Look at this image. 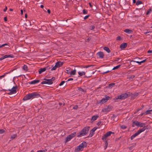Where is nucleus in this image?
I'll return each mask as SVG.
<instances>
[{
  "instance_id": "33",
  "label": "nucleus",
  "mask_w": 152,
  "mask_h": 152,
  "mask_svg": "<svg viewBox=\"0 0 152 152\" xmlns=\"http://www.w3.org/2000/svg\"><path fill=\"white\" fill-rule=\"evenodd\" d=\"M145 115H146L148 114H151L152 113V109L150 110H147L145 112Z\"/></svg>"
},
{
  "instance_id": "39",
  "label": "nucleus",
  "mask_w": 152,
  "mask_h": 152,
  "mask_svg": "<svg viewBox=\"0 0 152 152\" xmlns=\"http://www.w3.org/2000/svg\"><path fill=\"white\" fill-rule=\"evenodd\" d=\"M78 74L80 76H82L83 75H85L86 74V73L84 72H78Z\"/></svg>"
},
{
  "instance_id": "44",
  "label": "nucleus",
  "mask_w": 152,
  "mask_h": 152,
  "mask_svg": "<svg viewBox=\"0 0 152 152\" xmlns=\"http://www.w3.org/2000/svg\"><path fill=\"white\" fill-rule=\"evenodd\" d=\"M23 69L24 70L26 71H27L28 70V67L26 65H24L23 67Z\"/></svg>"
},
{
  "instance_id": "13",
  "label": "nucleus",
  "mask_w": 152,
  "mask_h": 152,
  "mask_svg": "<svg viewBox=\"0 0 152 152\" xmlns=\"http://www.w3.org/2000/svg\"><path fill=\"white\" fill-rule=\"evenodd\" d=\"M84 148L83 147L79 145L76 148L75 151V152H79L80 151H82Z\"/></svg>"
},
{
  "instance_id": "18",
  "label": "nucleus",
  "mask_w": 152,
  "mask_h": 152,
  "mask_svg": "<svg viewBox=\"0 0 152 152\" xmlns=\"http://www.w3.org/2000/svg\"><path fill=\"white\" fill-rule=\"evenodd\" d=\"M139 122L137 121H132V126L134 127L135 125L138 126L139 125Z\"/></svg>"
},
{
  "instance_id": "31",
  "label": "nucleus",
  "mask_w": 152,
  "mask_h": 152,
  "mask_svg": "<svg viewBox=\"0 0 152 152\" xmlns=\"http://www.w3.org/2000/svg\"><path fill=\"white\" fill-rule=\"evenodd\" d=\"M80 145H81L82 147H83V148L86 147L87 146V143L86 142L83 141V142Z\"/></svg>"
},
{
  "instance_id": "63",
  "label": "nucleus",
  "mask_w": 152,
  "mask_h": 152,
  "mask_svg": "<svg viewBox=\"0 0 152 152\" xmlns=\"http://www.w3.org/2000/svg\"><path fill=\"white\" fill-rule=\"evenodd\" d=\"M7 74V73L4 74V75L0 76V79H1L2 77H4Z\"/></svg>"
},
{
  "instance_id": "29",
  "label": "nucleus",
  "mask_w": 152,
  "mask_h": 152,
  "mask_svg": "<svg viewBox=\"0 0 152 152\" xmlns=\"http://www.w3.org/2000/svg\"><path fill=\"white\" fill-rule=\"evenodd\" d=\"M13 84L12 83H10L8 84L7 86V87L6 88L7 90L8 89H10L13 87Z\"/></svg>"
},
{
  "instance_id": "51",
  "label": "nucleus",
  "mask_w": 152,
  "mask_h": 152,
  "mask_svg": "<svg viewBox=\"0 0 152 152\" xmlns=\"http://www.w3.org/2000/svg\"><path fill=\"white\" fill-rule=\"evenodd\" d=\"M122 39L121 38V37L120 36H118L117 37H116V39L117 40H122Z\"/></svg>"
},
{
  "instance_id": "34",
  "label": "nucleus",
  "mask_w": 152,
  "mask_h": 152,
  "mask_svg": "<svg viewBox=\"0 0 152 152\" xmlns=\"http://www.w3.org/2000/svg\"><path fill=\"white\" fill-rule=\"evenodd\" d=\"M76 73V70L75 69H74L72 71L70 72V75L71 76L72 75H75Z\"/></svg>"
},
{
  "instance_id": "32",
  "label": "nucleus",
  "mask_w": 152,
  "mask_h": 152,
  "mask_svg": "<svg viewBox=\"0 0 152 152\" xmlns=\"http://www.w3.org/2000/svg\"><path fill=\"white\" fill-rule=\"evenodd\" d=\"M104 49L107 51L108 53H110V50L109 48L107 47H104Z\"/></svg>"
},
{
  "instance_id": "42",
  "label": "nucleus",
  "mask_w": 152,
  "mask_h": 152,
  "mask_svg": "<svg viewBox=\"0 0 152 152\" xmlns=\"http://www.w3.org/2000/svg\"><path fill=\"white\" fill-rule=\"evenodd\" d=\"M121 66V65H120V64L118 65L115 66L113 68V70L117 69L118 68H119Z\"/></svg>"
},
{
  "instance_id": "30",
  "label": "nucleus",
  "mask_w": 152,
  "mask_h": 152,
  "mask_svg": "<svg viewBox=\"0 0 152 152\" xmlns=\"http://www.w3.org/2000/svg\"><path fill=\"white\" fill-rule=\"evenodd\" d=\"M115 83H111L109 84L108 86L107 87V88H111L115 86Z\"/></svg>"
},
{
  "instance_id": "6",
  "label": "nucleus",
  "mask_w": 152,
  "mask_h": 152,
  "mask_svg": "<svg viewBox=\"0 0 152 152\" xmlns=\"http://www.w3.org/2000/svg\"><path fill=\"white\" fill-rule=\"evenodd\" d=\"M76 135V133L75 132L68 136L66 138V142H67Z\"/></svg>"
},
{
  "instance_id": "8",
  "label": "nucleus",
  "mask_w": 152,
  "mask_h": 152,
  "mask_svg": "<svg viewBox=\"0 0 152 152\" xmlns=\"http://www.w3.org/2000/svg\"><path fill=\"white\" fill-rule=\"evenodd\" d=\"M112 134H114V133L111 131H109L105 133L102 137V140H105L106 138L110 136Z\"/></svg>"
},
{
  "instance_id": "16",
  "label": "nucleus",
  "mask_w": 152,
  "mask_h": 152,
  "mask_svg": "<svg viewBox=\"0 0 152 152\" xmlns=\"http://www.w3.org/2000/svg\"><path fill=\"white\" fill-rule=\"evenodd\" d=\"M150 126L148 125H147V126H145L144 125V126L143 127L140 129L139 130L141 131V132H142L144 131L145 129H148L150 128Z\"/></svg>"
},
{
  "instance_id": "53",
  "label": "nucleus",
  "mask_w": 152,
  "mask_h": 152,
  "mask_svg": "<svg viewBox=\"0 0 152 152\" xmlns=\"http://www.w3.org/2000/svg\"><path fill=\"white\" fill-rule=\"evenodd\" d=\"M58 68L56 66V65H55V66L53 67L51 69V70H54Z\"/></svg>"
},
{
  "instance_id": "55",
  "label": "nucleus",
  "mask_w": 152,
  "mask_h": 152,
  "mask_svg": "<svg viewBox=\"0 0 152 152\" xmlns=\"http://www.w3.org/2000/svg\"><path fill=\"white\" fill-rule=\"evenodd\" d=\"M5 132L4 130L3 129H0V134H2Z\"/></svg>"
},
{
  "instance_id": "3",
  "label": "nucleus",
  "mask_w": 152,
  "mask_h": 152,
  "mask_svg": "<svg viewBox=\"0 0 152 152\" xmlns=\"http://www.w3.org/2000/svg\"><path fill=\"white\" fill-rule=\"evenodd\" d=\"M129 95L126 93H124L120 95L116 96L113 99L114 100L124 99L129 97Z\"/></svg>"
},
{
  "instance_id": "28",
  "label": "nucleus",
  "mask_w": 152,
  "mask_h": 152,
  "mask_svg": "<svg viewBox=\"0 0 152 152\" xmlns=\"http://www.w3.org/2000/svg\"><path fill=\"white\" fill-rule=\"evenodd\" d=\"M124 32L128 33V34H130L133 32V31L130 29H126L124 30Z\"/></svg>"
},
{
  "instance_id": "61",
  "label": "nucleus",
  "mask_w": 152,
  "mask_h": 152,
  "mask_svg": "<svg viewBox=\"0 0 152 152\" xmlns=\"http://www.w3.org/2000/svg\"><path fill=\"white\" fill-rule=\"evenodd\" d=\"M78 108V107L77 105H75V106H74L73 107V109H74L75 110H77Z\"/></svg>"
},
{
  "instance_id": "48",
  "label": "nucleus",
  "mask_w": 152,
  "mask_h": 152,
  "mask_svg": "<svg viewBox=\"0 0 152 152\" xmlns=\"http://www.w3.org/2000/svg\"><path fill=\"white\" fill-rule=\"evenodd\" d=\"M83 14H87L88 11L87 10L84 9L83 10Z\"/></svg>"
},
{
  "instance_id": "10",
  "label": "nucleus",
  "mask_w": 152,
  "mask_h": 152,
  "mask_svg": "<svg viewBox=\"0 0 152 152\" xmlns=\"http://www.w3.org/2000/svg\"><path fill=\"white\" fill-rule=\"evenodd\" d=\"M97 127L96 126L94 127L90 132V134L88 137H91L94 134L95 131L97 129Z\"/></svg>"
},
{
  "instance_id": "47",
  "label": "nucleus",
  "mask_w": 152,
  "mask_h": 152,
  "mask_svg": "<svg viewBox=\"0 0 152 152\" xmlns=\"http://www.w3.org/2000/svg\"><path fill=\"white\" fill-rule=\"evenodd\" d=\"M107 71H109V72H110L112 70H113V68L110 67H107Z\"/></svg>"
},
{
  "instance_id": "4",
  "label": "nucleus",
  "mask_w": 152,
  "mask_h": 152,
  "mask_svg": "<svg viewBox=\"0 0 152 152\" xmlns=\"http://www.w3.org/2000/svg\"><path fill=\"white\" fill-rule=\"evenodd\" d=\"M17 88V87L16 86H13L11 88L8 89L6 90L7 91H10V92L8 93L9 95H11L12 94H14L16 92V90ZM4 91H6V90H3Z\"/></svg>"
},
{
  "instance_id": "9",
  "label": "nucleus",
  "mask_w": 152,
  "mask_h": 152,
  "mask_svg": "<svg viewBox=\"0 0 152 152\" xmlns=\"http://www.w3.org/2000/svg\"><path fill=\"white\" fill-rule=\"evenodd\" d=\"M105 98H103L101 100L99 101V102H98V104H103L107 101L109 99L110 97L108 96H105Z\"/></svg>"
},
{
  "instance_id": "15",
  "label": "nucleus",
  "mask_w": 152,
  "mask_h": 152,
  "mask_svg": "<svg viewBox=\"0 0 152 152\" xmlns=\"http://www.w3.org/2000/svg\"><path fill=\"white\" fill-rule=\"evenodd\" d=\"M141 133V131L139 130L137 132L135 133L134 134L132 135L131 137V139L132 140L135 137L138 135L140 133Z\"/></svg>"
},
{
  "instance_id": "52",
  "label": "nucleus",
  "mask_w": 152,
  "mask_h": 152,
  "mask_svg": "<svg viewBox=\"0 0 152 152\" xmlns=\"http://www.w3.org/2000/svg\"><path fill=\"white\" fill-rule=\"evenodd\" d=\"M95 28V27L94 26H90L89 29L91 30H92Z\"/></svg>"
},
{
  "instance_id": "21",
  "label": "nucleus",
  "mask_w": 152,
  "mask_h": 152,
  "mask_svg": "<svg viewBox=\"0 0 152 152\" xmlns=\"http://www.w3.org/2000/svg\"><path fill=\"white\" fill-rule=\"evenodd\" d=\"M127 45V44L126 43H122L121 45L120 48L121 49H123L126 48Z\"/></svg>"
},
{
  "instance_id": "23",
  "label": "nucleus",
  "mask_w": 152,
  "mask_h": 152,
  "mask_svg": "<svg viewBox=\"0 0 152 152\" xmlns=\"http://www.w3.org/2000/svg\"><path fill=\"white\" fill-rule=\"evenodd\" d=\"M110 110V108L109 107V106H108L106 108H105L102 110V111L103 112H109Z\"/></svg>"
},
{
  "instance_id": "54",
  "label": "nucleus",
  "mask_w": 152,
  "mask_h": 152,
  "mask_svg": "<svg viewBox=\"0 0 152 152\" xmlns=\"http://www.w3.org/2000/svg\"><path fill=\"white\" fill-rule=\"evenodd\" d=\"M9 44V43H5V44H2V45H1V46H0V48L2 47H3V46H5V45H8Z\"/></svg>"
},
{
  "instance_id": "50",
  "label": "nucleus",
  "mask_w": 152,
  "mask_h": 152,
  "mask_svg": "<svg viewBox=\"0 0 152 152\" xmlns=\"http://www.w3.org/2000/svg\"><path fill=\"white\" fill-rule=\"evenodd\" d=\"M120 127L121 129H126L127 128V127L124 125H122Z\"/></svg>"
},
{
  "instance_id": "2",
  "label": "nucleus",
  "mask_w": 152,
  "mask_h": 152,
  "mask_svg": "<svg viewBox=\"0 0 152 152\" xmlns=\"http://www.w3.org/2000/svg\"><path fill=\"white\" fill-rule=\"evenodd\" d=\"M119 4L124 9H128L130 8L129 4L126 0H120Z\"/></svg>"
},
{
  "instance_id": "5",
  "label": "nucleus",
  "mask_w": 152,
  "mask_h": 152,
  "mask_svg": "<svg viewBox=\"0 0 152 152\" xmlns=\"http://www.w3.org/2000/svg\"><path fill=\"white\" fill-rule=\"evenodd\" d=\"M70 20V19H68L66 20H59L58 22L60 25L65 26L68 25V23H69V21H68V20Z\"/></svg>"
},
{
  "instance_id": "12",
  "label": "nucleus",
  "mask_w": 152,
  "mask_h": 152,
  "mask_svg": "<svg viewBox=\"0 0 152 152\" xmlns=\"http://www.w3.org/2000/svg\"><path fill=\"white\" fill-rule=\"evenodd\" d=\"M100 72H101V73L103 74H105L109 72L107 69V67H103L100 69Z\"/></svg>"
},
{
  "instance_id": "43",
  "label": "nucleus",
  "mask_w": 152,
  "mask_h": 152,
  "mask_svg": "<svg viewBox=\"0 0 152 152\" xmlns=\"http://www.w3.org/2000/svg\"><path fill=\"white\" fill-rule=\"evenodd\" d=\"M151 9L150 8L148 9V10L147 11L146 13V15H148L151 12Z\"/></svg>"
},
{
  "instance_id": "64",
  "label": "nucleus",
  "mask_w": 152,
  "mask_h": 152,
  "mask_svg": "<svg viewBox=\"0 0 152 152\" xmlns=\"http://www.w3.org/2000/svg\"><path fill=\"white\" fill-rule=\"evenodd\" d=\"M152 33V32L150 31H147L146 32H144V34H147L148 33Z\"/></svg>"
},
{
  "instance_id": "27",
  "label": "nucleus",
  "mask_w": 152,
  "mask_h": 152,
  "mask_svg": "<svg viewBox=\"0 0 152 152\" xmlns=\"http://www.w3.org/2000/svg\"><path fill=\"white\" fill-rule=\"evenodd\" d=\"M62 102H59L58 103V104L61 107H63L64 106L65 104L64 102V100L62 99Z\"/></svg>"
},
{
  "instance_id": "22",
  "label": "nucleus",
  "mask_w": 152,
  "mask_h": 152,
  "mask_svg": "<svg viewBox=\"0 0 152 152\" xmlns=\"http://www.w3.org/2000/svg\"><path fill=\"white\" fill-rule=\"evenodd\" d=\"M63 62H62L61 61H59L57 62L56 63V66H57V67H59L63 65Z\"/></svg>"
},
{
  "instance_id": "7",
  "label": "nucleus",
  "mask_w": 152,
  "mask_h": 152,
  "mask_svg": "<svg viewBox=\"0 0 152 152\" xmlns=\"http://www.w3.org/2000/svg\"><path fill=\"white\" fill-rule=\"evenodd\" d=\"M31 99H33L32 93H29L26 95L24 97L23 100L24 101H25Z\"/></svg>"
},
{
  "instance_id": "46",
  "label": "nucleus",
  "mask_w": 152,
  "mask_h": 152,
  "mask_svg": "<svg viewBox=\"0 0 152 152\" xmlns=\"http://www.w3.org/2000/svg\"><path fill=\"white\" fill-rule=\"evenodd\" d=\"M47 82H48L47 84H49V85L52 84L53 83V82H51V81H50V79H48V81H47Z\"/></svg>"
},
{
  "instance_id": "26",
  "label": "nucleus",
  "mask_w": 152,
  "mask_h": 152,
  "mask_svg": "<svg viewBox=\"0 0 152 152\" xmlns=\"http://www.w3.org/2000/svg\"><path fill=\"white\" fill-rule=\"evenodd\" d=\"M46 70V69L44 67L43 68H41L39 70V74H41L42 72L45 71Z\"/></svg>"
},
{
  "instance_id": "38",
  "label": "nucleus",
  "mask_w": 152,
  "mask_h": 152,
  "mask_svg": "<svg viewBox=\"0 0 152 152\" xmlns=\"http://www.w3.org/2000/svg\"><path fill=\"white\" fill-rule=\"evenodd\" d=\"M71 69V68L69 67V68H66V73L68 74H70V70Z\"/></svg>"
},
{
  "instance_id": "49",
  "label": "nucleus",
  "mask_w": 152,
  "mask_h": 152,
  "mask_svg": "<svg viewBox=\"0 0 152 152\" xmlns=\"http://www.w3.org/2000/svg\"><path fill=\"white\" fill-rule=\"evenodd\" d=\"M17 135L16 134H13L12 136H11L10 138L12 140L13 139L15 138V137H17Z\"/></svg>"
},
{
  "instance_id": "62",
  "label": "nucleus",
  "mask_w": 152,
  "mask_h": 152,
  "mask_svg": "<svg viewBox=\"0 0 152 152\" xmlns=\"http://www.w3.org/2000/svg\"><path fill=\"white\" fill-rule=\"evenodd\" d=\"M56 22H55L54 21H53L52 23H51V24L53 25H55V26H56Z\"/></svg>"
},
{
  "instance_id": "1",
  "label": "nucleus",
  "mask_w": 152,
  "mask_h": 152,
  "mask_svg": "<svg viewBox=\"0 0 152 152\" xmlns=\"http://www.w3.org/2000/svg\"><path fill=\"white\" fill-rule=\"evenodd\" d=\"M90 128L89 126H86L77 134V137H80L82 136L86 135L88 133Z\"/></svg>"
},
{
  "instance_id": "59",
  "label": "nucleus",
  "mask_w": 152,
  "mask_h": 152,
  "mask_svg": "<svg viewBox=\"0 0 152 152\" xmlns=\"http://www.w3.org/2000/svg\"><path fill=\"white\" fill-rule=\"evenodd\" d=\"M90 16V15H86V16L84 18V20H86L87 19H88L89 17Z\"/></svg>"
},
{
  "instance_id": "58",
  "label": "nucleus",
  "mask_w": 152,
  "mask_h": 152,
  "mask_svg": "<svg viewBox=\"0 0 152 152\" xmlns=\"http://www.w3.org/2000/svg\"><path fill=\"white\" fill-rule=\"evenodd\" d=\"M51 82H53V81H54L55 79V78L54 77H52L51 79H50Z\"/></svg>"
},
{
  "instance_id": "14",
  "label": "nucleus",
  "mask_w": 152,
  "mask_h": 152,
  "mask_svg": "<svg viewBox=\"0 0 152 152\" xmlns=\"http://www.w3.org/2000/svg\"><path fill=\"white\" fill-rule=\"evenodd\" d=\"M13 57L14 56L13 55H5L0 58V61H1L2 60L7 58H13Z\"/></svg>"
},
{
  "instance_id": "19",
  "label": "nucleus",
  "mask_w": 152,
  "mask_h": 152,
  "mask_svg": "<svg viewBox=\"0 0 152 152\" xmlns=\"http://www.w3.org/2000/svg\"><path fill=\"white\" fill-rule=\"evenodd\" d=\"M97 55H98L99 57L100 58H103L104 56L103 53L101 51L98 52L97 53Z\"/></svg>"
},
{
  "instance_id": "37",
  "label": "nucleus",
  "mask_w": 152,
  "mask_h": 152,
  "mask_svg": "<svg viewBox=\"0 0 152 152\" xmlns=\"http://www.w3.org/2000/svg\"><path fill=\"white\" fill-rule=\"evenodd\" d=\"M65 81H62L59 84V86H61L63 85L64 84V86H66V83Z\"/></svg>"
},
{
  "instance_id": "41",
  "label": "nucleus",
  "mask_w": 152,
  "mask_h": 152,
  "mask_svg": "<svg viewBox=\"0 0 152 152\" xmlns=\"http://www.w3.org/2000/svg\"><path fill=\"white\" fill-rule=\"evenodd\" d=\"M77 88L79 91H82L83 92H86V90H84L81 87H78Z\"/></svg>"
},
{
  "instance_id": "25",
  "label": "nucleus",
  "mask_w": 152,
  "mask_h": 152,
  "mask_svg": "<svg viewBox=\"0 0 152 152\" xmlns=\"http://www.w3.org/2000/svg\"><path fill=\"white\" fill-rule=\"evenodd\" d=\"M87 75L85 76L86 77H89L92 76V72L91 71H89L87 73Z\"/></svg>"
},
{
  "instance_id": "35",
  "label": "nucleus",
  "mask_w": 152,
  "mask_h": 152,
  "mask_svg": "<svg viewBox=\"0 0 152 152\" xmlns=\"http://www.w3.org/2000/svg\"><path fill=\"white\" fill-rule=\"evenodd\" d=\"M134 59H135V61L134 60H132L130 61V63H132V64H133V63L132 62H136V61H139V60L140 59L139 58L136 57L135 58H134Z\"/></svg>"
},
{
  "instance_id": "40",
  "label": "nucleus",
  "mask_w": 152,
  "mask_h": 152,
  "mask_svg": "<svg viewBox=\"0 0 152 152\" xmlns=\"http://www.w3.org/2000/svg\"><path fill=\"white\" fill-rule=\"evenodd\" d=\"M142 3H143V2L142 1L138 0L136 2V4L137 5H138L140 4H142Z\"/></svg>"
},
{
  "instance_id": "57",
  "label": "nucleus",
  "mask_w": 152,
  "mask_h": 152,
  "mask_svg": "<svg viewBox=\"0 0 152 152\" xmlns=\"http://www.w3.org/2000/svg\"><path fill=\"white\" fill-rule=\"evenodd\" d=\"M5 79H2L1 81V84L3 85L4 84Z\"/></svg>"
},
{
  "instance_id": "56",
  "label": "nucleus",
  "mask_w": 152,
  "mask_h": 152,
  "mask_svg": "<svg viewBox=\"0 0 152 152\" xmlns=\"http://www.w3.org/2000/svg\"><path fill=\"white\" fill-rule=\"evenodd\" d=\"M47 151V150L46 149L45 150H39L37 152H45Z\"/></svg>"
},
{
  "instance_id": "11",
  "label": "nucleus",
  "mask_w": 152,
  "mask_h": 152,
  "mask_svg": "<svg viewBox=\"0 0 152 152\" xmlns=\"http://www.w3.org/2000/svg\"><path fill=\"white\" fill-rule=\"evenodd\" d=\"M133 13L134 14H136V15H135V17H140L141 16V14L140 13V11L139 10V9L136 8L134 11Z\"/></svg>"
},
{
  "instance_id": "60",
  "label": "nucleus",
  "mask_w": 152,
  "mask_h": 152,
  "mask_svg": "<svg viewBox=\"0 0 152 152\" xmlns=\"http://www.w3.org/2000/svg\"><path fill=\"white\" fill-rule=\"evenodd\" d=\"M47 83L46 81H43L41 82L42 84H47Z\"/></svg>"
},
{
  "instance_id": "36",
  "label": "nucleus",
  "mask_w": 152,
  "mask_h": 152,
  "mask_svg": "<svg viewBox=\"0 0 152 152\" xmlns=\"http://www.w3.org/2000/svg\"><path fill=\"white\" fill-rule=\"evenodd\" d=\"M144 125H145V124L144 123H141L139 122V125L138 126L140 127H143L144 126Z\"/></svg>"
},
{
  "instance_id": "24",
  "label": "nucleus",
  "mask_w": 152,
  "mask_h": 152,
  "mask_svg": "<svg viewBox=\"0 0 152 152\" xmlns=\"http://www.w3.org/2000/svg\"><path fill=\"white\" fill-rule=\"evenodd\" d=\"M39 81L40 80H35L31 81V82H29L28 83L30 84H34L39 83Z\"/></svg>"
},
{
  "instance_id": "17",
  "label": "nucleus",
  "mask_w": 152,
  "mask_h": 152,
  "mask_svg": "<svg viewBox=\"0 0 152 152\" xmlns=\"http://www.w3.org/2000/svg\"><path fill=\"white\" fill-rule=\"evenodd\" d=\"M33 98L40 97V95L37 92L32 93Z\"/></svg>"
},
{
  "instance_id": "45",
  "label": "nucleus",
  "mask_w": 152,
  "mask_h": 152,
  "mask_svg": "<svg viewBox=\"0 0 152 152\" xmlns=\"http://www.w3.org/2000/svg\"><path fill=\"white\" fill-rule=\"evenodd\" d=\"M105 145L104 149H105L107 148L108 145V143L107 140H105Z\"/></svg>"
},
{
  "instance_id": "20",
  "label": "nucleus",
  "mask_w": 152,
  "mask_h": 152,
  "mask_svg": "<svg viewBox=\"0 0 152 152\" xmlns=\"http://www.w3.org/2000/svg\"><path fill=\"white\" fill-rule=\"evenodd\" d=\"M99 115H93L91 118V122H92L96 120L97 118L99 117Z\"/></svg>"
}]
</instances>
